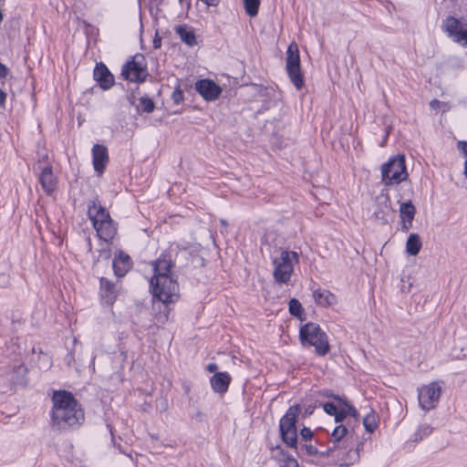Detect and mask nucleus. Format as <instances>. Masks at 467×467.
<instances>
[{
  "label": "nucleus",
  "mask_w": 467,
  "mask_h": 467,
  "mask_svg": "<svg viewBox=\"0 0 467 467\" xmlns=\"http://www.w3.org/2000/svg\"><path fill=\"white\" fill-rule=\"evenodd\" d=\"M363 425L369 433H372L378 428V417L373 410L364 417Z\"/></svg>",
  "instance_id": "obj_30"
},
{
  "label": "nucleus",
  "mask_w": 467,
  "mask_h": 467,
  "mask_svg": "<svg viewBox=\"0 0 467 467\" xmlns=\"http://www.w3.org/2000/svg\"><path fill=\"white\" fill-rule=\"evenodd\" d=\"M315 410V406L313 405H307L305 410H304V413H303V417H307V416H310L313 414Z\"/></svg>",
  "instance_id": "obj_47"
},
{
  "label": "nucleus",
  "mask_w": 467,
  "mask_h": 467,
  "mask_svg": "<svg viewBox=\"0 0 467 467\" xmlns=\"http://www.w3.org/2000/svg\"><path fill=\"white\" fill-rule=\"evenodd\" d=\"M285 68L291 82L297 90L301 89L305 81L301 71L298 46L295 42H292L287 47Z\"/></svg>",
  "instance_id": "obj_8"
},
{
  "label": "nucleus",
  "mask_w": 467,
  "mask_h": 467,
  "mask_svg": "<svg viewBox=\"0 0 467 467\" xmlns=\"http://www.w3.org/2000/svg\"><path fill=\"white\" fill-rule=\"evenodd\" d=\"M75 349L72 351H68L67 354L64 358V361L67 364V367H75L77 370H79L78 366L77 364V361L75 359Z\"/></svg>",
  "instance_id": "obj_38"
},
{
  "label": "nucleus",
  "mask_w": 467,
  "mask_h": 467,
  "mask_svg": "<svg viewBox=\"0 0 467 467\" xmlns=\"http://www.w3.org/2000/svg\"><path fill=\"white\" fill-rule=\"evenodd\" d=\"M88 215L93 226L111 219L109 213L100 204L98 198L90 201L88 204Z\"/></svg>",
  "instance_id": "obj_14"
},
{
  "label": "nucleus",
  "mask_w": 467,
  "mask_h": 467,
  "mask_svg": "<svg viewBox=\"0 0 467 467\" xmlns=\"http://www.w3.org/2000/svg\"><path fill=\"white\" fill-rule=\"evenodd\" d=\"M52 427L58 431L77 428L84 421V411L74 395L67 390L55 391L52 396Z\"/></svg>",
  "instance_id": "obj_1"
},
{
  "label": "nucleus",
  "mask_w": 467,
  "mask_h": 467,
  "mask_svg": "<svg viewBox=\"0 0 467 467\" xmlns=\"http://www.w3.org/2000/svg\"><path fill=\"white\" fill-rule=\"evenodd\" d=\"M244 5L246 14L254 17L258 14L260 0H244Z\"/></svg>",
  "instance_id": "obj_34"
},
{
  "label": "nucleus",
  "mask_w": 467,
  "mask_h": 467,
  "mask_svg": "<svg viewBox=\"0 0 467 467\" xmlns=\"http://www.w3.org/2000/svg\"><path fill=\"white\" fill-rule=\"evenodd\" d=\"M109 162V153L106 146L95 144L92 148V163L95 171L101 175Z\"/></svg>",
  "instance_id": "obj_16"
},
{
  "label": "nucleus",
  "mask_w": 467,
  "mask_h": 467,
  "mask_svg": "<svg viewBox=\"0 0 467 467\" xmlns=\"http://www.w3.org/2000/svg\"><path fill=\"white\" fill-rule=\"evenodd\" d=\"M152 45H153V48L154 49H158L161 47V37L159 36L158 33L155 34V36L153 38V42H152Z\"/></svg>",
  "instance_id": "obj_45"
},
{
  "label": "nucleus",
  "mask_w": 467,
  "mask_h": 467,
  "mask_svg": "<svg viewBox=\"0 0 467 467\" xmlns=\"http://www.w3.org/2000/svg\"><path fill=\"white\" fill-rule=\"evenodd\" d=\"M93 227L98 236L105 242H110L117 234V227L112 219L98 223Z\"/></svg>",
  "instance_id": "obj_21"
},
{
  "label": "nucleus",
  "mask_w": 467,
  "mask_h": 467,
  "mask_svg": "<svg viewBox=\"0 0 467 467\" xmlns=\"http://www.w3.org/2000/svg\"><path fill=\"white\" fill-rule=\"evenodd\" d=\"M220 223H221V224H222L223 227H226V226H227V222H226V220H224V219H221V220H220Z\"/></svg>",
  "instance_id": "obj_54"
},
{
  "label": "nucleus",
  "mask_w": 467,
  "mask_h": 467,
  "mask_svg": "<svg viewBox=\"0 0 467 467\" xmlns=\"http://www.w3.org/2000/svg\"><path fill=\"white\" fill-rule=\"evenodd\" d=\"M300 435L302 440L306 441H310L313 438L314 433L308 427H304L300 431Z\"/></svg>",
  "instance_id": "obj_41"
},
{
  "label": "nucleus",
  "mask_w": 467,
  "mask_h": 467,
  "mask_svg": "<svg viewBox=\"0 0 467 467\" xmlns=\"http://www.w3.org/2000/svg\"><path fill=\"white\" fill-rule=\"evenodd\" d=\"M413 221H403L402 231L407 232L412 227Z\"/></svg>",
  "instance_id": "obj_49"
},
{
  "label": "nucleus",
  "mask_w": 467,
  "mask_h": 467,
  "mask_svg": "<svg viewBox=\"0 0 467 467\" xmlns=\"http://www.w3.org/2000/svg\"><path fill=\"white\" fill-rule=\"evenodd\" d=\"M140 107L141 108V112L151 113L155 109V103L148 96H143L140 99V106H137L138 112H140Z\"/></svg>",
  "instance_id": "obj_32"
},
{
  "label": "nucleus",
  "mask_w": 467,
  "mask_h": 467,
  "mask_svg": "<svg viewBox=\"0 0 467 467\" xmlns=\"http://www.w3.org/2000/svg\"><path fill=\"white\" fill-rule=\"evenodd\" d=\"M301 412V406H290L285 414L280 419L279 431L282 441L290 448L297 449L296 422Z\"/></svg>",
  "instance_id": "obj_4"
},
{
  "label": "nucleus",
  "mask_w": 467,
  "mask_h": 467,
  "mask_svg": "<svg viewBox=\"0 0 467 467\" xmlns=\"http://www.w3.org/2000/svg\"><path fill=\"white\" fill-rule=\"evenodd\" d=\"M392 213V209L389 203V197L385 198V201L378 205L373 213L375 220L380 222L382 224L389 223V216Z\"/></svg>",
  "instance_id": "obj_26"
},
{
  "label": "nucleus",
  "mask_w": 467,
  "mask_h": 467,
  "mask_svg": "<svg viewBox=\"0 0 467 467\" xmlns=\"http://www.w3.org/2000/svg\"><path fill=\"white\" fill-rule=\"evenodd\" d=\"M341 451V449L337 448L332 444V446H328L325 451H318V454L321 457L330 456L335 464L337 465V453Z\"/></svg>",
  "instance_id": "obj_37"
},
{
  "label": "nucleus",
  "mask_w": 467,
  "mask_h": 467,
  "mask_svg": "<svg viewBox=\"0 0 467 467\" xmlns=\"http://www.w3.org/2000/svg\"><path fill=\"white\" fill-rule=\"evenodd\" d=\"M315 302L322 306H330L337 303V298L334 294L327 289H317L313 292Z\"/></svg>",
  "instance_id": "obj_24"
},
{
  "label": "nucleus",
  "mask_w": 467,
  "mask_h": 467,
  "mask_svg": "<svg viewBox=\"0 0 467 467\" xmlns=\"http://www.w3.org/2000/svg\"><path fill=\"white\" fill-rule=\"evenodd\" d=\"M332 416L335 417V421L337 423L338 422H343L346 419H347V415L341 410H337L336 414H333Z\"/></svg>",
  "instance_id": "obj_42"
},
{
  "label": "nucleus",
  "mask_w": 467,
  "mask_h": 467,
  "mask_svg": "<svg viewBox=\"0 0 467 467\" xmlns=\"http://www.w3.org/2000/svg\"><path fill=\"white\" fill-rule=\"evenodd\" d=\"M410 286H411V284H410L408 287H407V286H405V285H403L400 287V290H401L402 292H410Z\"/></svg>",
  "instance_id": "obj_51"
},
{
  "label": "nucleus",
  "mask_w": 467,
  "mask_h": 467,
  "mask_svg": "<svg viewBox=\"0 0 467 467\" xmlns=\"http://www.w3.org/2000/svg\"><path fill=\"white\" fill-rule=\"evenodd\" d=\"M288 306L290 314L302 320L304 309L301 303L297 299L292 298L290 299Z\"/></svg>",
  "instance_id": "obj_35"
},
{
  "label": "nucleus",
  "mask_w": 467,
  "mask_h": 467,
  "mask_svg": "<svg viewBox=\"0 0 467 467\" xmlns=\"http://www.w3.org/2000/svg\"><path fill=\"white\" fill-rule=\"evenodd\" d=\"M457 149L467 157V141L466 140H459L457 142Z\"/></svg>",
  "instance_id": "obj_43"
},
{
  "label": "nucleus",
  "mask_w": 467,
  "mask_h": 467,
  "mask_svg": "<svg viewBox=\"0 0 467 467\" xmlns=\"http://www.w3.org/2000/svg\"><path fill=\"white\" fill-rule=\"evenodd\" d=\"M422 246L420 237L418 234H410L406 242V252L412 256L417 255Z\"/></svg>",
  "instance_id": "obj_27"
},
{
  "label": "nucleus",
  "mask_w": 467,
  "mask_h": 467,
  "mask_svg": "<svg viewBox=\"0 0 467 467\" xmlns=\"http://www.w3.org/2000/svg\"><path fill=\"white\" fill-rule=\"evenodd\" d=\"M299 339L303 347H314L317 356L324 357L330 350L328 337L317 323L308 322L299 329Z\"/></svg>",
  "instance_id": "obj_3"
},
{
  "label": "nucleus",
  "mask_w": 467,
  "mask_h": 467,
  "mask_svg": "<svg viewBox=\"0 0 467 467\" xmlns=\"http://www.w3.org/2000/svg\"><path fill=\"white\" fill-rule=\"evenodd\" d=\"M172 250L166 251L153 263V275H171V270L174 266Z\"/></svg>",
  "instance_id": "obj_18"
},
{
  "label": "nucleus",
  "mask_w": 467,
  "mask_h": 467,
  "mask_svg": "<svg viewBox=\"0 0 467 467\" xmlns=\"http://www.w3.org/2000/svg\"><path fill=\"white\" fill-rule=\"evenodd\" d=\"M465 177L467 178V158H466V161L464 162V171H463Z\"/></svg>",
  "instance_id": "obj_53"
},
{
  "label": "nucleus",
  "mask_w": 467,
  "mask_h": 467,
  "mask_svg": "<svg viewBox=\"0 0 467 467\" xmlns=\"http://www.w3.org/2000/svg\"><path fill=\"white\" fill-rule=\"evenodd\" d=\"M382 182L385 185L389 186L399 184L408 178L404 155L399 154L391 157L387 162L381 166Z\"/></svg>",
  "instance_id": "obj_6"
},
{
  "label": "nucleus",
  "mask_w": 467,
  "mask_h": 467,
  "mask_svg": "<svg viewBox=\"0 0 467 467\" xmlns=\"http://www.w3.org/2000/svg\"><path fill=\"white\" fill-rule=\"evenodd\" d=\"M112 266L115 275L122 277L132 267V260L129 254L119 250L114 256Z\"/></svg>",
  "instance_id": "obj_17"
},
{
  "label": "nucleus",
  "mask_w": 467,
  "mask_h": 467,
  "mask_svg": "<svg viewBox=\"0 0 467 467\" xmlns=\"http://www.w3.org/2000/svg\"><path fill=\"white\" fill-rule=\"evenodd\" d=\"M441 394V388L436 382L421 387L419 389L418 394L420 407L424 410L434 409L439 402Z\"/></svg>",
  "instance_id": "obj_9"
},
{
  "label": "nucleus",
  "mask_w": 467,
  "mask_h": 467,
  "mask_svg": "<svg viewBox=\"0 0 467 467\" xmlns=\"http://www.w3.org/2000/svg\"><path fill=\"white\" fill-rule=\"evenodd\" d=\"M93 78L104 90L109 89L115 83L114 76L102 62L96 64L93 70Z\"/></svg>",
  "instance_id": "obj_13"
},
{
  "label": "nucleus",
  "mask_w": 467,
  "mask_h": 467,
  "mask_svg": "<svg viewBox=\"0 0 467 467\" xmlns=\"http://www.w3.org/2000/svg\"><path fill=\"white\" fill-rule=\"evenodd\" d=\"M445 31L456 37L457 41L467 42V23H462L453 16H449L444 22Z\"/></svg>",
  "instance_id": "obj_15"
},
{
  "label": "nucleus",
  "mask_w": 467,
  "mask_h": 467,
  "mask_svg": "<svg viewBox=\"0 0 467 467\" xmlns=\"http://www.w3.org/2000/svg\"><path fill=\"white\" fill-rule=\"evenodd\" d=\"M416 208L411 201L402 202L400 206V216L402 221H413Z\"/></svg>",
  "instance_id": "obj_29"
},
{
  "label": "nucleus",
  "mask_w": 467,
  "mask_h": 467,
  "mask_svg": "<svg viewBox=\"0 0 467 467\" xmlns=\"http://www.w3.org/2000/svg\"><path fill=\"white\" fill-rule=\"evenodd\" d=\"M356 427L350 424V420L337 426L331 433L330 442L337 448L343 449L348 443L352 442Z\"/></svg>",
  "instance_id": "obj_10"
},
{
  "label": "nucleus",
  "mask_w": 467,
  "mask_h": 467,
  "mask_svg": "<svg viewBox=\"0 0 467 467\" xmlns=\"http://www.w3.org/2000/svg\"><path fill=\"white\" fill-rule=\"evenodd\" d=\"M130 104H134V97L132 96L131 99H130Z\"/></svg>",
  "instance_id": "obj_55"
},
{
  "label": "nucleus",
  "mask_w": 467,
  "mask_h": 467,
  "mask_svg": "<svg viewBox=\"0 0 467 467\" xmlns=\"http://www.w3.org/2000/svg\"><path fill=\"white\" fill-rule=\"evenodd\" d=\"M6 100V93L0 89V107H4Z\"/></svg>",
  "instance_id": "obj_50"
},
{
  "label": "nucleus",
  "mask_w": 467,
  "mask_h": 467,
  "mask_svg": "<svg viewBox=\"0 0 467 467\" xmlns=\"http://www.w3.org/2000/svg\"><path fill=\"white\" fill-rule=\"evenodd\" d=\"M9 73L8 67L0 62V78H5Z\"/></svg>",
  "instance_id": "obj_46"
},
{
  "label": "nucleus",
  "mask_w": 467,
  "mask_h": 467,
  "mask_svg": "<svg viewBox=\"0 0 467 467\" xmlns=\"http://www.w3.org/2000/svg\"><path fill=\"white\" fill-rule=\"evenodd\" d=\"M27 368L24 364L14 366L10 377V381L16 386H26L28 379L26 378Z\"/></svg>",
  "instance_id": "obj_25"
},
{
  "label": "nucleus",
  "mask_w": 467,
  "mask_h": 467,
  "mask_svg": "<svg viewBox=\"0 0 467 467\" xmlns=\"http://www.w3.org/2000/svg\"><path fill=\"white\" fill-rule=\"evenodd\" d=\"M206 369L210 372V373H217V369H218V366L215 364V363H210L207 365V368Z\"/></svg>",
  "instance_id": "obj_48"
},
{
  "label": "nucleus",
  "mask_w": 467,
  "mask_h": 467,
  "mask_svg": "<svg viewBox=\"0 0 467 467\" xmlns=\"http://www.w3.org/2000/svg\"><path fill=\"white\" fill-rule=\"evenodd\" d=\"M39 182L44 192L48 195L52 194L56 190L57 181L53 173L51 166L47 165L43 168L39 176Z\"/></svg>",
  "instance_id": "obj_19"
},
{
  "label": "nucleus",
  "mask_w": 467,
  "mask_h": 467,
  "mask_svg": "<svg viewBox=\"0 0 467 467\" xmlns=\"http://www.w3.org/2000/svg\"><path fill=\"white\" fill-rule=\"evenodd\" d=\"M232 378L227 372L215 373L211 379V386L214 392L224 394L229 388Z\"/></svg>",
  "instance_id": "obj_20"
},
{
  "label": "nucleus",
  "mask_w": 467,
  "mask_h": 467,
  "mask_svg": "<svg viewBox=\"0 0 467 467\" xmlns=\"http://www.w3.org/2000/svg\"><path fill=\"white\" fill-rule=\"evenodd\" d=\"M100 296L107 305H112L117 298L115 285L105 277L100 278Z\"/></svg>",
  "instance_id": "obj_23"
},
{
  "label": "nucleus",
  "mask_w": 467,
  "mask_h": 467,
  "mask_svg": "<svg viewBox=\"0 0 467 467\" xmlns=\"http://www.w3.org/2000/svg\"><path fill=\"white\" fill-rule=\"evenodd\" d=\"M176 33L180 36L181 40L189 47H194L197 44L194 32L188 29L185 26H179L176 28Z\"/></svg>",
  "instance_id": "obj_28"
},
{
  "label": "nucleus",
  "mask_w": 467,
  "mask_h": 467,
  "mask_svg": "<svg viewBox=\"0 0 467 467\" xmlns=\"http://www.w3.org/2000/svg\"><path fill=\"white\" fill-rule=\"evenodd\" d=\"M320 406L323 407V410L328 415L336 414L337 410H338V404L336 405L333 402H326V403H320Z\"/></svg>",
  "instance_id": "obj_39"
},
{
  "label": "nucleus",
  "mask_w": 467,
  "mask_h": 467,
  "mask_svg": "<svg viewBox=\"0 0 467 467\" xmlns=\"http://www.w3.org/2000/svg\"><path fill=\"white\" fill-rule=\"evenodd\" d=\"M121 76L130 82L143 83L149 77L147 60L141 53L131 57L122 67Z\"/></svg>",
  "instance_id": "obj_7"
},
{
  "label": "nucleus",
  "mask_w": 467,
  "mask_h": 467,
  "mask_svg": "<svg viewBox=\"0 0 467 467\" xmlns=\"http://www.w3.org/2000/svg\"><path fill=\"white\" fill-rule=\"evenodd\" d=\"M439 103H440V101H439V100L434 99V100H432V101L431 102V106L432 108H435V107H437V105H439Z\"/></svg>",
  "instance_id": "obj_52"
},
{
  "label": "nucleus",
  "mask_w": 467,
  "mask_h": 467,
  "mask_svg": "<svg viewBox=\"0 0 467 467\" xmlns=\"http://www.w3.org/2000/svg\"><path fill=\"white\" fill-rule=\"evenodd\" d=\"M320 396L322 397H326V398H331L333 399L334 400H336V398L337 397H340L339 395H336L333 393L332 390L330 389H323L319 392Z\"/></svg>",
  "instance_id": "obj_44"
},
{
  "label": "nucleus",
  "mask_w": 467,
  "mask_h": 467,
  "mask_svg": "<svg viewBox=\"0 0 467 467\" xmlns=\"http://www.w3.org/2000/svg\"><path fill=\"white\" fill-rule=\"evenodd\" d=\"M274 450L278 451L280 456L279 460L283 462L281 467H299L297 461L284 451L281 446L277 445Z\"/></svg>",
  "instance_id": "obj_31"
},
{
  "label": "nucleus",
  "mask_w": 467,
  "mask_h": 467,
  "mask_svg": "<svg viewBox=\"0 0 467 467\" xmlns=\"http://www.w3.org/2000/svg\"><path fill=\"white\" fill-rule=\"evenodd\" d=\"M150 287L154 299L165 308L174 302L179 296V284L172 275H153L150 280Z\"/></svg>",
  "instance_id": "obj_2"
},
{
  "label": "nucleus",
  "mask_w": 467,
  "mask_h": 467,
  "mask_svg": "<svg viewBox=\"0 0 467 467\" xmlns=\"http://www.w3.org/2000/svg\"><path fill=\"white\" fill-rule=\"evenodd\" d=\"M364 443L359 441L355 448L349 447L348 443L341 451L337 453V466L349 467L359 461L360 451L363 450Z\"/></svg>",
  "instance_id": "obj_11"
},
{
  "label": "nucleus",
  "mask_w": 467,
  "mask_h": 467,
  "mask_svg": "<svg viewBox=\"0 0 467 467\" xmlns=\"http://www.w3.org/2000/svg\"><path fill=\"white\" fill-rule=\"evenodd\" d=\"M336 401L338 404V409L349 416L348 420H350V424L359 428V414L356 408L345 397H337Z\"/></svg>",
  "instance_id": "obj_22"
},
{
  "label": "nucleus",
  "mask_w": 467,
  "mask_h": 467,
  "mask_svg": "<svg viewBox=\"0 0 467 467\" xmlns=\"http://www.w3.org/2000/svg\"><path fill=\"white\" fill-rule=\"evenodd\" d=\"M432 432V428L428 424H422L419 426L417 431L414 433L413 441L419 442L422 441L425 437H428Z\"/></svg>",
  "instance_id": "obj_33"
},
{
  "label": "nucleus",
  "mask_w": 467,
  "mask_h": 467,
  "mask_svg": "<svg viewBox=\"0 0 467 467\" xmlns=\"http://www.w3.org/2000/svg\"><path fill=\"white\" fill-rule=\"evenodd\" d=\"M298 261L299 254L296 252L280 249V255L272 259L275 281L278 284H287L294 272V264Z\"/></svg>",
  "instance_id": "obj_5"
},
{
  "label": "nucleus",
  "mask_w": 467,
  "mask_h": 467,
  "mask_svg": "<svg viewBox=\"0 0 467 467\" xmlns=\"http://www.w3.org/2000/svg\"><path fill=\"white\" fill-rule=\"evenodd\" d=\"M298 456L308 455L314 456L318 454V450L311 444L297 445V449H295Z\"/></svg>",
  "instance_id": "obj_36"
},
{
  "label": "nucleus",
  "mask_w": 467,
  "mask_h": 467,
  "mask_svg": "<svg viewBox=\"0 0 467 467\" xmlns=\"http://www.w3.org/2000/svg\"><path fill=\"white\" fill-rule=\"evenodd\" d=\"M171 99L174 104H180L184 99L183 92L180 88H176L171 94Z\"/></svg>",
  "instance_id": "obj_40"
},
{
  "label": "nucleus",
  "mask_w": 467,
  "mask_h": 467,
  "mask_svg": "<svg viewBox=\"0 0 467 467\" xmlns=\"http://www.w3.org/2000/svg\"><path fill=\"white\" fill-rule=\"evenodd\" d=\"M195 90L207 101H213L222 93V88L209 78L200 79L195 83Z\"/></svg>",
  "instance_id": "obj_12"
}]
</instances>
